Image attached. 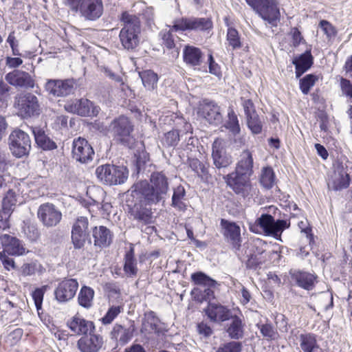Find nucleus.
<instances>
[{
    "mask_svg": "<svg viewBox=\"0 0 352 352\" xmlns=\"http://www.w3.org/2000/svg\"><path fill=\"white\" fill-rule=\"evenodd\" d=\"M290 221L289 219H277L270 214L264 213L258 217L254 224L250 225V230L253 232H257L259 227L266 236H273L278 241H282V232L289 228Z\"/></svg>",
    "mask_w": 352,
    "mask_h": 352,
    "instance_id": "f03ea898",
    "label": "nucleus"
},
{
    "mask_svg": "<svg viewBox=\"0 0 352 352\" xmlns=\"http://www.w3.org/2000/svg\"><path fill=\"white\" fill-rule=\"evenodd\" d=\"M15 104L19 113L24 118H30L40 114L41 109L38 98L30 92L23 91L15 97Z\"/></svg>",
    "mask_w": 352,
    "mask_h": 352,
    "instance_id": "9d476101",
    "label": "nucleus"
},
{
    "mask_svg": "<svg viewBox=\"0 0 352 352\" xmlns=\"http://www.w3.org/2000/svg\"><path fill=\"white\" fill-rule=\"evenodd\" d=\"M241 99L245 117L257 113L255 110L254 104L251 99H245L243 98H241Z\"/></svg>",
    "mask_w": 352,
    "mask_h": 352,
    "instance_id": "e2e57ef3",
    "label": "nucleus"
},
{
    "mask_svg": "<svg viewBox=\"0 0 352 352\" xmlns=\"http://www.w3.org/2000/svg\"><path fill=\"white\" fill-rule=\"evenodd\" d=\"M197 114L213 126H218L223 122L221 107L215 101L208 98H204L199 102Z\"/></svg>",
    "mask_w": 352,
    "mask_h": 352,
    "instance_id": "9b49d317",
    "label": "nucleus"
},
{
    "mask_svg": "<svg viewBox=\"0 0 352 352\" xmlns=\"http://www.w3.org/2000/svg\"><path fill=\"white\" fill-rule=\"evenodd\" d=\"M47 286L43 285L41 287L36 288L32 294L36 308L38 311L42 309V304L43 300L44 294L47 290Z\"/></svg>",
    "mask_w": 352,
    "mask_h": 352,
    "instance_id": "13d9d810",
    "label": "nucleus"
},
{
    "mask_svg": "<svg viewBox=\"0 0 352 352\" xmlns=\"http://www.w3.org/2000/svg\"><path fill=\"white\" fill-rule=\"evenodd\" d=\"M275 173L270 166L263 167L261 170L260 183L265 189H271L275 182Z\"/></svg>",
    "mask_w": 352,
    "mask_h": 352,
    "instance_id": "c03bdc74",
    "label": "nucleus"
},
{
    "mask_svg": "<svg viewBox=\"0 0 352 352\" xmlns=\"http://www.w3.org/2000/svg\"><path fill=\"white\" fill-rule=\"evenodd\" d=\"M253 167L254 159L252 152L248 149L243 151L236 164L235 170L251 177L254 173Z\"/></svg>",
    "mask_w": 352,
    "mask_h": 352,
    "instance_id": "2f4dec72",
    "label": "nucleus"
},
{
    "mask_svg": "<svg viewBox=\"0 0 352 352\" xmlns=\"http://www.w3.org/2000/svg\"><path fill=\"white\" fill-rule=\"evenodd\" d=\"M243 349L242 342L236 340H232L221 344L216 352H241Z\"/></svg>",
    "mask_w": 352,
    "mask_h": 352,
    "instance_id": "603ef678",
    "label": "nucleus"
},
{
    "mask_svg": "<svg viewBox=\"0 0 352 352\" xmlns=\"http://www.w3.org/2000/svg\"><path fill=\"white\" fill-rule=\"evenodd\" d=\"M291 34L292 37V45L294 47H297L301 42L305 41L300 31L297 28H292Z\"/></svg>",
    "mask_w": 352,
    "mask_h": 352,
    "instance_id": "338daca9",
    "label": "nucleus"
},
{
    "mask_svg": "<svg viewBox=\"0 0 352 352\" xmlns=\"http://www.w3.org/2000/svg\"><path fill=\"white\" fill-rule=\"evenodd\" d=\"M134 157L135 159L133 162V170L131 177L133 178H138L140 173H144L147 167L151 166V163L149 155L146 151L135 153Z\"/></svg>",
    "mask_w": 352,
    "mask_h": 352,
    "instance_id": "f704fd0d",
    "label": "nucleus"
},
{
    "mask_svg": "<svg viewBox=\"0 0 352 352\" xmlns=\"http://www.w3.org/2000/svg\"><path fill=\"white\" fill-rule=\"evenodd\" d=\"M94 245L100 248L109 247L113 242V233L105 226H95L92 228Z\"/></svg>",
    "mask_w": 352,
    "mask_h": 352,
    "instance_id": "c85d7f7f",
    "label": "nucleus"
},
{
    "mask_svg": "<svg viewBox=\"0 0 352 352\" xmlns=\"http://www.w3.org/2000/svg\"><path fill=\"white\" fill-rule=\"evenodd\" d=\"M258 16L273 26L277 25L280 19V12L277 0H245Z\"/></svg>",
    "mask_w": 352,
    "mask_h": 352,
    "instance_id": "423d86ee",
    "label": "nucleus"
},
{
    "mask_svg": "<svg viewBox=\"0 0 352 352\" xmlns=\"http://www.w3.org/2000/svg\"><path fill=\"white\" fill-rule=\"evenodd\" d=\"M160 322V320L154 311H147L144 314V317L142 320V329L146 331H154L156 334L160 335L162 332V329L159 327Z\"/></svg>",
    "mask_w": 352,
    "mask_h": 352,
    "instance_id": "ea45409f",
    "label": "nucleus"
},
{
    "mask_svg": "<svg viewBox=\"0 0 352 352\" xmlns=\"http://www.w3.org/2000/svg\"><path fill=\"white\" fill-rule=\"evenodd\" d=\"M137 265L134 248L133 247H130L124 256L123 271L127 277L135 278L137 276L138 272Z\"/></svg>",
    "mask_w": 352,
    "mask_h": 352,
    "instance_id": "e433bc0d",
    "label": "nucleus"
},
{
    "mask_svg": "<svg viewBox=\"0 0 352 352\" xmlns=\"http://www.w3.org/2000/svg\"><path fill=\"white\" fill-rule=\"evenodd\" d=\"M168 190V178L162 171L153 172L149 182H135L126 192L125 210L129 218L136 220L138 226L152 223L153 212L147 205L164 201Z\"/></svg>",
    "mask_w": 352,
    "mask_h": 352,
    "instance_id": "f257e3e1",
    "label": "nucleus"
},
{
    "mask_svg": "<svg viewBox=\"0 0 352 352\" xmlns=\"http://www.w3.org/2000/svg\"><path fill=\"white\" fill-rule=\"evenodd\" d=\"M223 178L227 186L236 195L245 198L250 193V176L234 170L232 173L224 174Z\"/></svg>",
    "mask_w": 352,
    "mask_h": 352,
    "instance_id": "f8f14e48",
    "label": "nucleus"
},
{
    "mask_svg": "<svg viewBox=\"0 0 352 352\" xmlns=\"http://www.w3.org/2000/svg\"><path fill=\"white\" fill-rule=\"evenodd\" d=\"M135 331L133 325L125 328L121 324H116L110 332V338L116 342V346H124L131 341Z\"/></svg>",
    "mask_w": 352,
    "mask_h": 352,
    "instance_id": "a878e982",
    "label": "nucleus"
},
{
    "mask_svg": "<svg viewBox=\"0 0 352 352\" xmlns=\"http://www.w3.org/2000/svg\"><path fill=\"white\" fill-rule=\"evenodd\" d=\"M0 243L3 249V252L8 253L9 255L20 256L25 252V248L23 247L22 242L16 236L8 234H1L0 236Z\"/></svg>",
    "mask_w": 352,
    "mask_h": 352,
    "instance_id": "393cba45",
    "label": "nucleus"
},
{
    "mask_svg": "<svg viewBox=\"0 0 352 352\" xmlns=\"http://www.w3.org/2000/svg\"><path fill=\"white\" fill-rule=\"evenodd\" d=\"M16 202V192L12 189H9L3 198L0 217L7 220L14 211Z\"/></svg>",
    "mask_w": 352,
    "mask_h": 352,
    "instance_id": "4c0bfd02",
    "label": "nucleus"
},
{
    "mask_svg": "<svg viewBox=\"0 0 352 352\" xmlns=\"http://www.w3.org/2000/svg\"><path fill=\"white\" fill-rule=\"evenodd\" d=\"M141 32L120 30L119 38L124 49L128 51L134 50L140 43V34Z\"/></svg>",
    "mask_w": 352,
    "mask_h": 352,
    "instance_id": "72a5a7b5",
    "label": "nucleus"
},
{
    "mask_svg": "<svg viewBox=\"0 0 352 352\" xmlns=\"http://www.w3.org/2000/svg\"><path fill=\"white\" fill-rule=\"evenodd\" d=\"M208 65L209 73L220 78L222 76L221 67L215 62L212 53L208 55Z\"/></svg>",
    "mask_w": 352,
    "mask_h": 352,
    "instance_id": "052dcab7",
    "label": "nucleus"
},
{
    "mask_svg": "<svg viewBox=\"0 0 352 352\" xmlns=\"http://www.w3.org/2000/svg\"><path fill=\"white\" fill-rule=\"evenodd\" d=\"M179 141V132L177 130H173L165 133L163 139V144L166 146L175 147L177 145Z\"/></svg>",
    "mask_w": 352,
    "mask_h": 352,
    "instance_id": "bf43d9fd",
    "label": "nucleus"
},
{
    "mask_svg": "<svg viewBox=\"0 0 352 352\" xmlns=\"http://www.w3.org/2000/svg\"><path fill=\"white\" fill-rule=\"evenodd\" d=\"M289 274L295 285L307 291L313 290L318 282V276L307 271L291 269Z\"/></svg>",
    "mask_w": 352,
    "mask_h": 352,
    "instance_id": "aec40b11",
    "label": "nucleus"
},
{
    "mask_svg": "<svg viewBox=\"0 0 352 352\" xmlns=\"http://www.w3.org/2000/svg\"><path fill=\"white\" fill-rule=\"evenodd\" d=\"M341 88L343 94L348 96L352 102V82L348 79L342 78Z\"/></svg>",
    "mask_w": 352,
    "mask_h": 352,
    "instance_id": "774afa93",
    "label": "nucleus"
},
{
    "mask_svg": "<svg viewBox=\"0 0 352 352\" xmlns=\"http://www.w3.org/2000/svg\"><path fill=\"white\" fill-rule=\"evenodd\" d=\"M208 306L204 312L211 322H225L229 320L232 316V311L226 306L219 302H212L208 300Z\"/></svg>",
    "mask_w": 352,
    "mask_h": 352,
    "instance_id": "4be33fe9",
    "label": "nucleus"
},
{
    "mask_svg": "<svg viewBox=\"0 0 352 352\" xmlns=\"http://www.w3.org/2000/svg\"><path fill=\"white\" fill-rule=\"evenodd\" d=\"M78 283L74 278H65L58 284L54 290L55 299L60 303L67 302L76 295Z\"/></svg>",
    "mask_w": 352,
    "mask_h": 352,
    "instance_id": "412c9836",
    "label": "nucleus"
},
{
    "mask_svg": "<svg viewBox=\"0 0 352 352\" xmlns=\"http://www.w3.org/2000/svg\"><path fill=\"white\" fill-rule=\"evenodd\" d=\"M103 12L102 0H83L76 13L86 21H96Z\"/></svg>",
    "mask_w": 352,
    "mask_h": 352,
    "instance_id": "a211bd4d",
    "label": "nucleus"
},
{
    "mask_svg": "<svg viewBox=\"0 0 352 352\" xmlns=\"http://www.w3.org/2000/svg\"><path fill=\"white\" fill-rule=\"evenodd\" d=\"M212 164L215 173L219 175H223L226 169L232 164L233 158L228 153L221 141L216 140L212 146Z\"/></svg>",
    "mask_w": 352,
    "mask_h": 352,
    "instance_id": "ddd939ff",
    "label": "nucleus"
},
{
    "mask_svg": "<svg viewBox=\"0 0 352 352\" xmlns=\"http://www.w3.org/2000/svg\"><path fill=\"white\" fill-rule=\"evenodd\" d=\"M103 344L102 337L94 332L82 336L77 342L78 348L81 352H98Z\"/></svg>",
    "mask_w": 352,
    "mask_h": 352,
    "instance_id": "5701e85b",
    "label": "nucleus"
},
{
    "mask_svg": "<svg viewBox=\"0 0 352 352\" xmlns=\"http://www.w3.org/2000/svg\"><path fill=\"white\" fill-rule=\"evenodd\" d=\"M172 32H175V30H172L171 28L169 30H162L160 32V36L162 40V45L168 50H172V54L174 58H177L179 54V50L178 47H176L174 36L172 34Z\"/></svg>",
    "mask_w": 352,
    "mask_h": 352,
    "instance_id": "37998d69",
    "label": "nucleus"
},
{
    "mask_svg": "<svg viewBox=\"0 0 352 352\" xmlns=\"http://www.w3.org/2000/svg\"><path fill=\"white\" fill-rule=\"evenodd\" d=\"M63 241L64 236L61 232L54 230L50 233L47 243L51 249L56 250L60 247Z\"/></svg>",
    "mask_w": 352,
    "mask_h": 352,
    "instance_id": "3c124183",
    "label": "nucleus"
},
{
    "mask_svg": "<svg viewBox=\"0 0 352 352\" xmlns=\"http://www.w3.org/2000/svg\"><path fill=\"white\" fill-rule=\"evenodd\" d=\"M109 129L117 142L128 148L132 147L135 141L132 135L134 125L129 118L122 115L114 118L109 125Z\"/></svg>",
    "mask_w": 352,
    "mask_h": 352,
    "instance_id": "39448f33",
    "label": "nucleus"
},
{
    "mask_svg": "<svg viewBox=\"0 0 352 352\" xmlns=\"http://www.w3.org/2000/svg\"><path fill=\"white\" fill-rule=\"evenodd\" d=\"M8 146L12 155L16 158L28 157L32 148L30 135L20 129H15L8 137Z\"/></svg>",
    "mask_w": 352,
    "mask_h": 352,
    "instance_id": "0eeeda50",
    "label": "nucleus"
},
{
    "mask_svg": "<svg viewBox=\"0 0 352 352\" xmlns=\"http://www.w3.org/2000/svg\"><path fill=\"white\" fill-rule=\"evenodd\" d=\"M318 80V76L314 74H309L300 79L299 86L303 94H307L311 88Z\"/></svg>",
    "mask_w": 352,
    "mask_h": 352,
    "instance_id": "8fccbe9b",
    "label": "nucleus"
},
{
    "mask_svg": "<svg viewBox=\"0 0 352 352\" xmlns=\"http://www.w3.org/2000/svg\"><path fill=\"white\" fill-rule=\"evenodd\" d=\"M122 308L120 306H111L109 308L105 315L100 319L101 322L106 325L111 324L113 320L121 312Z\"/></svg>",
    "mask_w": 352,
    "mask_h": 352,
    "instance_id": "4d7b16f0",
    "label": "nucleus"
},
{
    "mask_svg": "<svg viewBox=\"0 0 352 352\" xmlns=\"http://www.w3.org/2000/svg\"><path fill=\"white\" fill-rule=\"evenodd\" d=\"M67 327L76 335H87L88 333H93L96 330V327L92 321H89L75 315L70 320L67 321Z\"/></svg>",
    "mask_w": 352,
    "mask_h": 352,
    "instance_id": "b1692460",
    "label": "nucleus"
},
{
    "mask_svg": "<svg viewBox=\"0 0 352 352\" xmlns=\"http://www.w3.org/2000/svg\"><path fill=\"white\" fill-rule=\"evenodd\" d=\"M247 126L252 134L261 133L263 130V118H261L256 113L246 117Z\"/></svg>",
    "mask_w": 352,
    "mask_h": 352,
    "instance_id": "de8ad7c7",
    "label": "nucleus"
},
{
    "mask_svg": "<svg viewBox=\"0 0 352 352\" xmlns=\"http://www.w3.org/2000/svg\"><path fill=\"white\" fill-rule=\"evenodd\" d=\"M351 172L345 173L344 174L340 173L339 177L332 181L331 184H328L329 188L335 191H340L346 189L349 186L351 182Z\"/></svg>",
    "mask_w": 352,
    "mask_h": 352,
    "instance_id": "a18cd8bd",
    "label": "nucleus"
},
{
    "mask_svg": "<svg viewBox=\"0 0 352 352\" xmlns=\"http://www.w3.org/2000/svg\"><path fill=\"white\" fill-rule=\"evenodd\" d=\"M227 40L233 50L239 49L242 46L239 32L234 28H228Z\"/></svg>",
    "mask_w": 352,
    "mask_h": 352,
    "instance_id": "864d4df0",
    "label": "nucleus"
},
{
    "mask_svg": "<svg viewBox=\"0 0 352 352\" xmlns=\"http://www.w3.org/2000/svg\"><path fill=\"white\" fill-rule=\"evenodd\" d=\"M37 146L43 151H53L57 148L56 143L40 127H32Z\"/></svg>",
    "mask_w": 352,
    "mask_h": 352,
    "instance_id": "7c9ffc66",
    "label": "nucleus"
},
{
    "mask_svg": "<svg viewBox=\"0 0 352 352\" xmlns=\"http://www.w3.org/2000/svg\"><path fill=\"white\" fill-rule=\"evenodd\" d=\"M183 60L189 67L200 66L203 62V52L199 47L186 45L183 49Z\"/></svg>",
    "mask_w": 352,
    "mask_h": 352,
    "instance_id": "c756f323",
    "label": "nucleus"
},
{
    "mask_svg": "<svg viewBox=\"0 0 352 352\" xmlns=\"http://www.w3.org/2000/svg\"><path fill=\"white\" fill-rule=\"evenodd\" d=\"M230 323L226 325V332L230 339L237 340L244 336V324L242 319L236 316L232 315L230 318Z\"/></svg>",
    "mask_w": 352,
    "mask_h": 352,
    "instance_id": "473e14b6",
    "label": "nucleus"
},
{
    "mask_svg": "<svg viewBox=\"0 0 352 352\" xmlns=\"http://www.w3.org/2000/svg\"><path fill=\"white\" fill-rule=\"evenodd\" d=\"M190 280L194 285L205 288L204 290L198 287H195L192 289L191 295L194 296L196 301H208L214 298L213 289L219 285L216 280L201 271L191 274Z\"/></svg>",
    "mask_w": 352,
    "mask_h": 352,
    "instance_id": "7ed1b4c3",
    "label": "nucleus"
},
{
    "mask_svg": "<svg viewBox=\"0 0 352 352\" xmlns=\"http://www.w3.org/2000/svg\"><path fill=\"white\" fill-rule=\"evenodd\" d=\"M292 63L295 66L296 78H299L314 64V56L311 54V48L307 49L304 53L295 56L292 59Z\"/></svg>",
    "mask_w": 352,
    "mask_h": 352,
    "instance_id": "cd10ccee",
    "label": "nucleus"
},
{
    "mask_svg": "<svg viewBox=\"0 0 352 352\" xmlns=\"http://www.w3.org/2000/svg\"><path fill=\"white\" fill-rule=\"evenodd\" d=\"M319 27L328 38L335 36L337 33L336 28L327 20H321L319 23Z\"/></svg>",
    "mask_w": 352,
    "mask_h": 352,
    "instance_id": "680f3d73",
    "label": "nucleus"
},
{
    "mask_svg": "<svg viewBox=\"0 0 352 352\" xmlns=\"http://www.w3.org/2000/svg\"><path fill=\"white\" fill-rule=\"evenodd\" d=\"M8 84L19 87L32 88L34 82L29 73L15 69L5 76Z\"/></svg>",
    "mask_w": 352,
    "mask_h": 352,
    "instance_id": "bb28decb",
    "label": "nucleus"
},
{
    "mask_svg": "<svg viewBox=\"0 0 352 352\" xmlns=\"http://www.w3.org/2000/svg\"><path fill=\"white\" fill-rule=\"evenodd\" d=\"M300 345L304 352H314L319 347L316 336L312 333H302L299 336Z\"/></svg>",
    "mask_w": 352,
    "mask_h": 352,
    "instance_id": "79ce46f5",
    "label": "nucleus"
},
{
    "mask_svg": "<svg viewBox=\"0 0 352 352\" xmlns=\"http://www.w3.org/2000/svg\"><path fill=\"white\" fill-rule=\"evenodd\" d=\"M120 20L123 23L121 30L141 32L140 20L138 16L128 11H124L120 16Z\"/></svg>",
    "mask_w": 352,
    "mask_h": 352,
    "instance_id": "58836bf2",
    "label": "nucleus"
},
{
    "mask_svg": "<svg viewBox=\"0 0 352 352\" xmlns=\"http://www.w3.org/2000/svg\"><path fill=\"white\" fill-rule=\"evenodd\" d=\"M262 336L268 340H274L277 338L278 334L274 330V327L270 323H265L258 326Z\"/></svg>",
    "mask_w": 352,
    "mask_h": 352,
    "instance_id": "6e6d98bb",
    "label": "nucleus"
},
{
    "mask_svg": "<svg viewBox=\"0 0 352 352\" xmlns=\"http://www.w3.org/2000/svg\"><path fill=\"white\" fill-rule=\"evenodd\" d=\"M139 76L142 80L144 87L149 91L154 90L157 87L159 80L158 75L151 69H145L139 72Z\"/></svg>",
    "mask_w": 352,
    "mask_h": 352,
    "instance_id": "a19ab883",
    "label": "nucleus"
},
{
    "mask_svg": "<svg viewBox=\"0 0 352 352\" xmlns=\"http://www.w3.org/2000/svg\"><path fill=\"white\" fill-rule=\"evenodd\" d=\"M228 120L225 124V127L234 135H238L241 131L240 125L237 116L232 109H230L228 113Z\"/></svg>",
    "mask_w": 352,
    "mask_h": 352,
    "instance_id": "09e8293b",
    "label": "nucleus"
},
{
    "mask_svg": "<svg viewBox=\"0 0 352 352\" xmlns=\"http://www.w3.org/2000/svg\"><path fill=\"white\" fill-rule=\"evenodd\" d=\"M276 324L278 325L280 331H288V319L284 314H280L276 316Z\"/></svg>",
    "mask_w": 352,
    "mask_h": 352,
    "instance_id": "69168bd1",
    "label": "nucleus"
},
{
    "mask_svg": "<svg viewBox=\"0 0 352 352\" xmlns=\"http://www.w3.org/2000/svg\"><path fill=\"white\" fill-rule=\"evenodd\" d=\"M72 153L73 159L82 164L91 162L95 155L91 144L85 138L81 137L74 139Z\"/></svg>",
    "mask_w": 352,
    "mask_h": 352,
    "instance_id": "dca6fc26",
    "label": "nucleus"
},
{
    "mask_svg": "<svg viewBox=\"0 0 352 352\" xmlns=\"http://www.w3.org/2000/svg\"><path fill=\"white\" fill-rule=\"evenodd\" d=\"M186 200V191L182 185L173 188L170 204L173 208L179 212H185L188 207Z\"/></svg>",
    "mask_w": 352,
    "mask_h": 352,
    "instance_id": "c9c22d12",
    "label": "nucleus"
},
{
    "mask_svg": "<svg viewBox=\"0 0 352 352\" xmlns=\"http://www.w3.org/2000/svg\"><path fill=\"white\" fill-rule=\"evenodd\" d=\"M261 264L262 262L254 254H251L245 263V265L248 269L254 270H256Z\"/></svg>",
    "mask_w": 352,
    "mask_h": 352,
    "instance_id": "0e129e2a",
    "label": "nucleus"
},
{
    "mask_svg": "<svg viewBox=\"0 0 352 352\" xmlns=\"http://www.w3.org/2000/svg\"><path fill=\"white\" fill-rule=\"evenodd\" d=\"M37 216L42 223L47 228L57 226L62 219V212L51 203L41 204L38 207Z\"/></svg>",
    "mask_w": 352,
    "mask_h": 352,
    "instance_id": "6ab92c4d",
    "label": "nucleus"
},
{
    "mask_svg": "<svg viewBox=\"0 0 352 352\" xmlns=\"http://www.w3.org/2000/svg\"><path fill=\"white\" fill-rule=\"evenodd\" d=\"M220 227L225 241L232 246V249L239 250L242 242L240 226L234 221L221 219Z\"/></svg>",
    "mask_w": 352,
    "mask_h": 352,
    "instance_id": "2eb2a0df",
    "label": "nucleus"
},
{
    "mask_svg": "<svg viewBox=\"0 0 352 352\" xmlns=\"http://www.w3.org/2000/svg\"><path fill=\"white\" fill-rule=\"evenodd\" d=\"M94 291L89 287L83 286L78 294V300L80 306L89 308L91 305Z\"/></svg>",
    "mask_w": 352,
    "mask_h": 352,
    "instance_id": "49530a36",
    "label": "nucleus"
},
{
    "mask_svg": "<svg viewBox=\"0 0 352 352\" xmlns=\"http://www.w3.org/2000/svg\"><path fill=\"white\" fill-rule=\"evenodd\" d=\"M64 108L66 111L82 117L97 116L100 107L87 98L74 99L67 102Z\"/></svg>",
    "mask_w": 352,
    "mask_h": 352,
    "instance_id": "4468645a",
    "label": "nucleus"
},
{
    "mask_svg": "<svg viewBox=\"0 0 352 352\" xmlns=\"http://www.w3.org/2000/svg\"><path fill=\"white\" fill-rule=\"evenodd\" d=\"M95 173L100 182L108 186L123 184L129 177V170L123 165L102 164L96 168Z\"/></svg>",
    "mask_w": 352,
    "mask_h": 352,
    "instance_id": "20e7f679",
    "label": "nucleus"
},
{
    "mask_svg": "<svg viewBox=\"0 0 352 352\" xmlns=\"http://www.w3.org/2000/svg\"><path fill=\"white\" fill-rule=\"evenodd\" d=\"M89 220L85 217H78L72 225L71 242L76 250H84L86 244H91Z\"/></svg>",
    "mask_w": 352,
    "mask_h": 352,
    "instance_id": "1a4fd4ad",
    "label": "nucleus"
},
{
    "mask_svg": "<svg viewBox=\"0 0 352 352\" xmlns=\"http://www.w3.org/2000/svg\"><path fill=\"white\" fill-rule=\"evenodd\" d=\"M8 83L2 79L0 80V107L1 108L7 107L8 101L10 99L11 87Z\"/></svg>",
    "mask_w": 352,
    "mask_h": 352,
    "instance_id": "5fc2aeb1",
    "label": "nucleus"
},
{
    "mask_svg": "<svg viewBox=\"0 0 352 352\" xmlns=\"http://www.w3.org/2000/svg\"><path fill=\"white\" fill-rule=\"evenodd\" d=\"M213 28L210 18L183 16L173 21L171 30L175 32L195 31L206 32Z\"/></svg>",
    "mask_w": 352,
    "mask_h": 352,
    "instance_id": "6e6552de",
    "label": "nucleus"
},
{
    "mask_svg": "<svg viewBox=\"0 0 352 352\" xmlns=\"http://www.w3.org/2000/svg\"><path fill=\"white\" fill-rule=\"evenodd\" d=\"M76 80L73 78L65 80L50 79L45 83V90L55 97H65L74 94Z\"/></svg>",
    "mask_w": 352,
    "mask_h": 352,
    "instance_id": "f3484780",
    "label": "nucleus"
}]
</instances>
